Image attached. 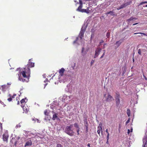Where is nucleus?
Returning <instances> with one entry per match:
<instances>
[{"instance_id":"nucleus-1","label":"nucleus","mask_w":147,"mask_h":147,"mask_svg":"<svg viewBox=\"0 0 147 147\" xmlns=\"http://www.w3.org/2000/svg\"><path fill=\"white\" fill-rule=\"evenodd\" d=\"M34 63L31 62V59H30L29 60L28 64L25 68L21 69H20V68H17L16 70L20 71L18 74L19 80L22 82H24L25 81V80L22 78V74L23 78H29L30 75V68L34 67Z\"/></svg>"},{"instance_id":"nucleus-2","label":"nucleus","mask_w":147,"mask_h":147,"mask_svg":"<svg viewBox=\"0 0 147 147\" xmlns=\"http://www.w3.org/2000/svg\"><path fill=\"white\" fill-rule=\"evenodd\" d=\"M73 127L72 124H70L69 126H67L65 128V132L71 136H73L74 135V131L72 129Z\"/></svg>"},{"instance_id":"nucleus-3","label":"nucleus","mask_w":147,"mask_h":147,"mask_svg":"<svg viewBox=\"0 0 147 147\" xmlns=\"http://www.w3.org/2000/svg\"><path fill=\"white\" fill-rule=\"evenodd\" d=\"M9 137V136L8 132H5L2 135V139L3 141L7 142Z\"/></svg>"},{"instance_id":"nucleus-4","label":"nucleus","mask_w":147,"mask_h":147,"mask_svg":"<svg viewBox=\"0 0 147 147\" xmlns=\"http://www.w3.org/2000/svg\"><path fill=\"white\" fill-rule=\"evenodd\" d=\"M120 94H119L116 93V96H115V99L116 102V105L118 106L119 105L120 102V100L119 99L120 98Z\"/></svg>"},{"instance_id":"nucleus-5","label":"nucleus","mask_w":147,"mask_h":147,"mask_svg":"<svg viewBox=\"0 0 147 147\" xmlns=\"http://www.w3.org/2000/svg\"><path fill=\"white\" fill-rule=\"evenodd\" d=\"M101 50V49L100 48L98 47L97 48L95 51V54L94 56V58H96L98 56Z\"/></svg>"},{"instance_id":"nucleus-6","label":"nucleus","mask_w":147,"mask_h":147,"mask_svg":"<svg viewBox=\"0 0 147 147\" xmlns=\"http://www.w3.org/2000/svg\"><path fill=\"white\" fill-rule=\"evenodd\" d=\"M114 100L113 97L109 94H108L106 98V101L110 102Z\"/></svg>"},{"instance_id":"nucleus-7","label":"nucleus","mask_w":147,"mask_h":147,"mask_svg":"<svg viewBox=\"0 0 147 147\" xmlns=\"http://www.w3.org/2000/svg\"><path fill=\"white\" fill-rule=\"evenodd\" d=\"M85 31V29L83 30V29H81L79 35V36L80 38L81 39H82V38L84 37Z\"/></svg>"},{"instance_id":"nucleus-8","label":"nucleus","mask_w":147,"mask_h":147,"mask_svg":"<svg viewBox=\"0 0 147 147\" xmlns=\"http://www.w3.org/2000/svg\"><path fill=\"white\" fill-rule=\"evenodd\" d=\"M65 71V70L63 68H62L61 69H60L59 71V77H61L63 75Z\"/></svg>"},{"instance_id":"nucleus-9","label":"nucleus","mask_w":147,"mask_h":147,"mask_svg":"<svg viewBox=\"0 0 147 147\" xmlns=\"http://www.w3.org/2000/svg\"><path fill=\"white\" fill-rule=\"evenodd\" d=\"M143 142L146 141L144 147H147V135H146L144 136L143 139Z\"/></svg>"},{"instance_id":"nucleus-10","label":"nucleus","mask_w":147,"mask_h":147,"mask_svg":"<svg viewBox=\"0 0 147 147\" xmlns=\"http://www.w3.org/2000/svg\"><path fill=\"white\" fill-rule=\"evenodd\" d=\"M7 88V87L6 85H4L1 86V88L2 91L3 92L5 91Z\"/></svg>"},{"instance_id":"nucleus-11","label":"nucleus","mask_w":147,"mask_h":147,"mask_svg":"<svg viewBox=\"0 0 147 147\" xmlns=\"http://www.w3.org/2000/svg\"><path fill=\"white\" fill-rule=\"evenodd\" d=\"M88 122L86 121L85 123L84 124V127L86 129V133H87L88 132Z\"/></svg>"},{"instance_id":"nucleus-12","label":"nucleus","mask_w":147,"mask_h":147,"mask_svg":"<svg viewBox=\"0 0 147 147\" xmlns=\"http://www.w3.org/2000/svg\"><path fill=\"white\" fill-rule=\"evenodd\" d=\"M21 107L23 108V109L24 112H25V113L27 112V109L26 108V107L24 106L23 104L21 105Z\"/></svg>"},{"instance_id":"nucleus-13","label":"nucleus","mask_w":147,"mask_h":147,"mask_svg":"<svg viewBox=\"0 0 147 147\" xmlns=\"http://www.w3.org/2000/svg\"><path fill=\"white\" fill-rule=\"evenodd\" d=\"M32 144V142L31 140H30L27 141L25 144V146H31Z\"/></svg>"},{"instance_id":"nucleus-14","label":"nucleus","mask_w":147,"mask_h":147,"mask_svg":"<svg viewBox=\"0 0 147 147\" xmlns=\"http://www.w3.org/2000/svg\"><path fill=\"white\" fill-rule=\"evenodd\" d=\"M100 131H101L102 132V128L101 126H98V130H97V133L98 134L100 135Z\"/></svg>"},{"instance_id":"nucleus-15","label":"nucleus","mask_w":147,"mask_h":147,"mask_svg":"<svg viewBox=\"0 0 147 147\" xmlns=\"http://www.w3.org/2000/svg\"><path fill=\"white\" fill-rule=\"evenodd\" d=\"M131 3V1H129L128 2H127L126 3H123V4L125 6V7L127 6V5H130Z\"/></svg>"},{"instance_id":"nucleus-16","label":"nucleus","mask_w":147,"mask_h":147,"mask_svg":"<svg viewBox=\"0 0 147 147\" xmlns=\"http://www.w3.org/2000/svg\"><path fill=\"white\" fill-rule=\"evenodd\" d=\"M81 12H85L87 13H89L88 9H82V10L81 11Z\"/></svg>"},{"instance_id":"nucleus-17","label":"nucleus","mask_w":147,"mask_h":147,"mask_svg":"<svg viewBox=\"0 0 147 147\" xmlns=\"http://www.w3.org/2000/svg\"><path fill=\"white\" fill-rule=\"evenodd\" d=\"M125 7V6H124V5L123 4L121 5L120 7H117V10H119Z\"/></svg>"},{"instance_id":"nucleus-18","label":"nucleus","mask_w":147,"mask_h":147,"mask_svg":"<svg viewBox=\"0 0 147 147\" xmlns=\"http://www.w3.org/2000/svg\"><path fill=\"white\" fill-rule=\"evenodd\" d=\"M82 5H80L77 9V10L81 12V11L82 10Z\"/></svg>"},{"instance_id":"nucleus-19","label":"nucleus","mask_w":147,"mask_h":147,"mask_svg":"<svg viewBox=\"0 0 147 147\" xmlns=\"http://www.w3.org/2000/svg\"><path fill=\"white\" fill-rule=\"evenodd\" d=\"M25 98H23L22 99L21 101H20V102H21V103L22 104H23L24 103H25Z\"/></svg>"},{"instance_id":"nucleus-20","label":"nucleus","mask_w":147,"mask_h":147,"mask_svg":"<svg viewBox=\"0 0 147 147\" xmlns=\"http://www.w3.org/2000/svg\"><path fill=\"white\" fill-rule=\"evenodd\" d=\"M57 117V114H54L53 115L52 119L53 120H55L56 118Z\"/></svg>"},{"instance_id":"nucleus-21","label":"nucleus","mask_w":147,"mask_h":147,"mask_svg":"<svg viewBox=\"0 0 147 147\" xmlns=\"http://www.w3.org/2000/svg\"><path fill=\"white\" fill-rule=\"evenodd\" d=\"M144 3H147V1H144V2L140 3L139 5H138V6H140L142 5H143Z\"/></svg>"},{"instance_id":"nucleus-22","label":"nucleus","mask_w":147,"mask_h":147,"mask_svg":"<svg viewBox=\"0 0 147 147\" xmlns=\"http://www.w3.org/2000/svg\"><path fill=\"white\" fill-rule=\"evenodd\" d=\"M121 42L119 41H117L116 43V45H117L118 47H119L121 44Z\"/></svg>"},{"instance_id":"nucleus-23","label":"nucleus","mask_w":147,"mask_h":147,"mask_svg":"<svg viewBox=\"0 0 147 147\" xmlns=\"http://www.w3.org/2000/svg\"><path fill=\"white\" fill-rule=\"evenodd\" d=\"M143 34L144 35L146 36V35L145 33L142 32L136 33H134V34Z\"/></svg>"},{"instance_id":"nucleus-24","label":"nucleus","mask_w":147,"mask_h":147,"mask_svg":"<svg viewBox=\"0 0 147 147\" xmlns=\"http://www.w3.org/2000/svg\"><path fill=\"white\" fill-rule=\"evenodd\" d=\"M127 113L128 116L129 117L130 115V111L129 109H127Z\"/></svg>"},{"instance_id":"nucleus-25","label":"nucleus","mask_w":147,"mask_h":147,"mask_svg":"<svg viewBox=\"0 0 147 147\" xmlns=\"http://www.w3.org/2000/svg\"><path fill=\"white\" fill-rule=\"evenodd\" d=\"M74 126L77 128H79V126L78 124L77 123H75L74 124Z\"/></svg>"},{"instance_id":"nucleus-26","label":"nucleus","mask_w":147,"mask_h":147,"mask_svg":"<svg viewBox=\"0 0 147 147\" xmlns=\"http://www.w3.org/2000/svg\"><path fill=\"white\" fill-rule=\"evenodd\" d=\"M9 96L10 97V98L7 99V100L9 101L10 102L12 100V98L11 96V95L10 94L9 95Z\"/></svg>"},{"instance_id":"nucleus-27","label":"nucleus","mask_w":147,"mask_h":147,"mask_svg":"<svg viewBox=\"0 0 147 147\" xmlns=\"http://www.w3.org/2000/svg\"><path fill=\"white\" fill-rule=\"evenodd\" d=\"M44 114L47 116H48L49 115V112L47 110H46L44 111Z\"/></svg>"},{"instance_id":"nucleus-28","label":"nucleus","mask_w":147,"mask_h":147,"mask_svg":"<svg viewBox=\"0 0 147 147\" xmlns=\"http://www.w3.org/2000/svg\"><path fill=\"white\" fill-rule=\"evenodd\" d=\"M56 147H63V146L61 144H57Z\"/></svg>"},{"instance_id":"nucleus-29","label":"nucleus","mask_w":147,"mask_h":147,"mask_svg":"<svg viewBox=\"0 0 147 147\" xmlns=\"http://www.w3.org/2000/svg\"><path fill=\"white\" fill-rule=\"evenodd\" d=\"M141 51H141V49H139L138 50V54H139L140 55H142Z\"/></svg>"},{"instance_id":"nucleus-30","label":"nucleus","mask_w":147,"mask_h":147,"mask_svg":"<svg viewBox=\"0 0 147 147\" xmlns=\"http://www.w3.org/2000/svg\"><path fill=\"white\" fill-rule=\"evenodd\" d=\"M107 141L106 142V143L107 144H109V137L108 136H107Z\"/></svg>"},{"instance_id":"nucleus-31","label":"nucleus","mask_w":147,"mask_h":147,"mask_svg":"<svg viewBox=\"0 0 147 147\" xmlns=\"http://www.w3.org/2000/svg\"><path fill=\"white\" fill-rule=\"evenodd\" d=\"M134 19V18H133V17H131L129 19H128L127 20V21H128V22H130V21H131V20H132Z\"/></svg>"},{"instance_id":"nucleus-32","label":"nucleus","mask_w":147,"mask_h":147,"mask_svg":"<svg viewBox=\"0 0 147 147\" xmlns=\"http://www.w3.org/2000/svg\"><path fill=\"white\" fill-rule=\"evenodd\" d=\"M110 36V32H108L106 34V36L107 37V38H109Z\"/></svg>"},{"instance_id":"nucleus-33","label":"nucleus","mask_w":147,"mask_h":147,"mask_svg":"<svg viewBox=\"0 0 147 147\" xmlns=\"http://www.w3.org/2000/svg\"><path fill=\"white\" fill-rule=\"evenodd\" d=\"M80 131V128H77V134L78 135H79L80 134L79 133V131Z\"/></svg>"},{"instance_id":"nucleus-34","label":"nucleus","mask_w":147,"mask_h":147,"mask_svg":"<svg viewBox=\"0 0 147 147\" xmlns=\"http://www.w3.org/2000/svg\"><path fill=\"white\" fill-rule=\"evenodd\" d=\"M130 121V119L129 118L127 120V121L125 123V125H127L129 122Z\"/></svg>"},{"instance_id":"nucleus-35","label":"nucleus","mask_w":147,"mask_h":147,"mask_svg":"<svg viewBox=\"0 0 147 147\" xmlns=\"http://www.w3.org/2000/svg\"><path fill=\"white\" fill-rule=\"evenodd\" d=\"M78 37H77L76 38V40L74 41V42H73V44H75V43H76L77 41L78 40Z\"/></svg>"},{"instance_id":"nucleus-36","label":"nucleus","mask_w":147,"mask_h":147,"mask_svg":"<svg viewBox=\"0 0 147 147\" xmlns=\"http://www.w3.org/2000/svg\"><path fill=\"white\" fill-rule=\"evenodd\" d=\"M94 62V60H92L91 62V65H93Z\"/></svg>"},{"instance_id":"nucleus-37","label":"nucleus","mask_w":147,"mask_h":147,"mask_svg":"<svg viewBox=\"0 0 147 147\" xmlns=\"http://www.w3.org/2000/svg\"><path fill=\"white\" fill-rule=\"evenodd\" d=\"M106 132L107 134V136H108H108L109 137V133L108 132V129H107L106 130Z\"/></svg>"},{"instance_id":"nucleus-38","label":"nucleus","mask_w":147,"mask_h":147,"mask_svg":"<svg viewBox=\"0 0 147 147\" xmlns=\"http://www.w3.org/2000/svg\"><path fill=\"white\" fill-rule=\"evenodd\" d=\"M79 3H80V5H82V1L81 0H79Z\"/></svg>"},{"instance_id":"nucleus-39","label":"nucleus","mask_w":147,"mask_h":147,"mask_svg":"<svg viewBox=\"0 0 147 147\" xmlns=\"http://www.w3.org/2000/svg\"><path fill=\"white\" fill-rule=\"evenodd\" d=\"M104 42V41L103 40H101L100 42V45H101V44L102 43Z\"/></svg>"},{"instance_id":"nucleus-40","label":"nucleus","mask_w":147,"mask_h":147,"mask_svg":"<svg viewBox=\"0 0 147 147\" xmlns=\"http://www.w3.org/2000/svg\"><path fill=\"white\" fill-rule=\"evenodd\" d=\"M105 55V53H103V54L101 56L100 58L101 59V58H102L104 57Z\"/></svg>"},{"instance_id":"nucleus-41","label":"nucleus","mask_w":147,"mask_h":147,"mask_svg":"<svg viewBox=\"0 0 147 147\" xmlns=\"http://www.w3.org/2000/svg\"><path fill=\"white\" fill-rule=\"evenodd\" d=\"M121 127V125L120 124H119V129H120Z\"/></svg>"},{"instance_id":"nucleus-42","label":"nucleus","mask_w":147,"mask_h":147,"mask_svg":"<svg viewBox=\"0 0 147 147\" xmlns=\"http://www.w3.org/2000/svg\"><path fill=\"white\" fill-rule=\"evenodd\" d=\"M112 13H110V14L111 15V16H114V15H115V14H114V13L112 11Z\"/></svg>"},{"instance_id":"nucleus-43","label":"nucleus","mask_w":147,"mask_h":147,"mask_svg":"<svg viewBox=\"0 0 147 147\" xmlns=\"http://www.w3.org/2000/svg\"><path fill=\"white\" fill-rule=\"evenodd\" d=\"M112 13V11H110L109 12H107L106 13V14L107 15H108V14H110V13Z\"/></svg>"},{"instance_id":"nucleus-44","label":"nucleus","mask_w":147,"mask_h":147,"mask_svg":"<svg viewBox=\"0 0 147 147\" xmlns=\"http://www.w3.org/2000/svg\"><path fill=\"white\" fill-rule=\"evenodd\" d=\"M141 50L143 52H145L146 51V50H145V49H141Z\"/></svg>"},{"instance_id":"nucleus-45","label":"nucleus","mask_w":147,"mask_h":147,"mask_svg":"<svg viewBox=\"0 0 147 147\" xmlns=\"http://www.w3.org/2000/svg\"><path fill=\"white\" fill-rule=\"evenodd\" d=\"M16 96V94H14L13 95V96H11V97L12 98H14V96Z\"/></svg>"},{"instance_id":"nucleus-46","label":"nucleus","mask_w":147,"mask_h":147,"mask_svg":"<svg viewBox=\"0 0 147 147\" xmlns=\"http://www.w3.org/2000/svg\"><path fill=\"white\" fill-rule=\"evenodd\" d=\"M84 47L82 48V53H83L84 51Z\"/></svg>"},{"instance_id":"nucleus-47","label":"nucleus","mask_w":147,"mask_h":147,"mask_svg":"<svg viewBox=\"0 0 147 147\" xmlns=\"http://www.w3.org/2000/svg\"><path fill=\"white\" fill-rule=\"evenodd\" d=\"M130 132V130L129 129H127V133H128V134H129Z\"/></svg>"},{"instance_id":"nucleus-48","label":"nucleus","mask_w":147,"mask_h":147,"mask_svg":"<svg viewBox=\"0 0 147 147\" xmlns=\"http://www.w3.org/2000/svg\"><path fill=\"white\" fill-rule=\"evenodd\" d=\"M87 146L89 147H90V143L88 144L87 145Z\"/></svg>"},{"instance_id":"nucleus-49","label":"nucleus","mask_w":147,"mask_h":147,"mask_svg":"<svg viewBox=\"0 0 147 147\" xmlns=\"http://www.w3.org/2000/svg\"><path fill=\"white\" fill-rule=\"evenodd\" d=\"M142 35L143 34H142H142H140V35H139L138 36V37H140L141 36H142Z\"/></svg>"},{"instance_id":"nucleus-50","label":"nucleus","mask_w":147,"mask_h":147,"mask_svg":"<svg viewBox=\"0 0 147 147\" xmlns=\"http://www.w3.org/2000/svg\"><path fill=\"white\" fill-rule=\"evenodd\" d=\"M138 23H135V24H133V26H134V25H136Z\"/></svg>"},{"instance_id":"nucleus-51","label":"nucleus","mask_w":147,"mask_h":147,"mask_svg":"<svg viewBox=\"0 0 147 147\" xmlns=\"http://www.w3.org/2000/svg\"><path fill=\"white\" fill-rule=\"evenodd\" d=\"M7 85H10L11 84V83H7Z\"/></svg>"},{"instance_id":"nucleus-52","label":"nucleus","mask_w":147,"mask_h":147,"mask_svg":"<svg viewBox=\"0 0 147 147\" xmlns=\"http://www.w3.org/2000/svg\"><path fill=\"white\" fill-rule=\"evenodd\" d=\"M105 45H106V44H104V47H103V49H105Z\"/></svg>"},{"instance_id":"nucleus-53","label":"nucleus","mask_w":147,"mask_h":147,"mask_svg":"<svg viewBox=\"0 0 147 147\" xmlns=\"http://www.w3.org/2000/svg\"><path fill=\"white\" fill-rule=\"evenodd\" d=\"M20 104V102H19V101H18V103H17V104Z\"/></svg>"},{"instance_id":"nucleus-54","label":"nucleus","mask_w":147,"mask_h":147,"mask_svg":"<svg viewBox=\"0 0 147 147\" xmlns=\"http://www.w3.org/2000/svg\"><path fill=\"white\" fill-rule=\"evenodd\" d=\"M47 80H48V79H46V81H47Z\"/></svg>"},{"instance_id":"nucleus-55","label":"nucleus","mask_w":147,"mask_h":147,"mask_svg":"<svg viewBox=\"0 0 147 147\" xmlns=\"http://www.w3.org/2000/svg\"><path fill=\"white\" fill-rule=\"evenodd\" d=\"M132 130H133V129L132 128L131 129V132H132Z\"/></svg>"},{"instance_id":"nucleus-56","label":"nucleus","mask_w":147,"mask_h":147,"mask_svg":"<svg viewBox=\"0 0 147 147\" xmlns=\"http://www.w3.org/2000/svg\"><path fill=\"white\" fill-rule=\"evenodd\" d=\"M104 53H105V50H103Z\"/></svg>"},{"instance_id":"nucleus-57","label":"nucleus","mask_w":147,"mask_h":147,"mask_svg":"<svg viewBox=\"0 0 147 147\" xmlns=\"http://www.w3.org/2000/svg\"><path fill=\"white\" fill-rule=\"evenodd\" d=\"M145 7H147V5H146L145 6Z\"/></svg>"},{"instance_id":"nucleus-58","label":"nucleus","mask_w":147,"mask_h":147,"mask_svg":"<svg viewBox=\"0 0 147 147\" xmlns=\"http://www.w3.org/2000/svg\"><path fill=\"white\" fill-rule=\"evenodd\" d=\"M69 98H70V96H69Z\"/></svg>"},{"instance_id":"nucleus-59","label":"nucleus","mask_w":147,"mask_h":147,"mask_svg":"<svg viewBox=\"0 0 147 147\" xmlns=\"http://www.w3.org/2000/svg\"><path fill=\"white\" fill-rule=\"evenodd\" d=\"M133 61H134V59H133Z\"/></svg>"},{"instance_id":"nucleus-60","label":"nucleus","mask_w":147,"mask_h":147,"mask_svg":"<svg viewBox=\"0 0 147 147\" xmlns=\"http://www.w3.org/2000/svg\"><path fill=\"white\" fill-rule=\"evenodd\" d=\"M105 95H106V94H105L104 95V96H105Z\"/></svg>"},{"instance_id":"nucleus-61","label":"nucleus","mask_w":147,"mask_h":147,"mask_svg":"<svg viewBox=\"0 0 147 147\" xmlns=\"http://www.w3.org/2000/svg\"><path fill=\"white\" fill-rule=\"evenodd\" d=\"M0 102H1V101H0Z\"/></svg>"}]
</instances>
